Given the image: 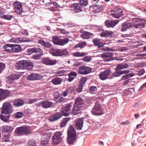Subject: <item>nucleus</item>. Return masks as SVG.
Masks as SVG:
<instances>
[{
  "instance_id": "obj_1",
  "label": "nucleus",
  "mask_w": 146,
  "mask_h": 146,
  "mask_svg": "<svg viewBox=\"0 0 146 146\" xmlns=\"http://www.w3.org/2000/svg\"><path fill=\"white\" fill-rule=\"evenodd\" d=\"M17 69L30 70L33 67V63L28 60H22L18 61L16 64Z\"/></svg>"
},
{
  "instance_id": "obj_2",
  "label": "nucleus",
  "mask_w": 146,
  "mask_h": 146,
  "mask_svg": "<svg viewBox=\"0 0 146 146\" xmlns=\"http://www.w3.org/2000/svg\"><path fill=\"white\" fill-rule=\"evenodd\" d=\"M81 5L79 3H75L70 7V10L72 13L78 14L80 13L79 16H82L83 15L82 13V9Z\"/></svg>"
},
{
  "instance_id": "obj_3",
  "label": "nucleus",
  "mask_w": 146,
  "mask_h": 146,
  "mask_svg": "<svg viewBox=\"0 0 146 146\" xmlns=\"http://www.w3.org/2000/svg\"><path fill=\"white\" fill-rule=\"evenodd\" d=\"M31 130L29 127H21L17 128L15 131V133L19 135H23L31 133Z\"/></svg>"
},
{
  "instance_id": "obj_4",
  "label": "nucleus",
  "mask_w": 146,
  "mask_h": 146,
  "mask_svg": "<svg viewBox=\"0 0 146 146\" xmlns=\"http://www.w3.org/2000/svg\"><path fill=\"white\" fill-rule=\"evenodd\" d=\"M62 133L60 131H56L53 135L52 139L54 145H57L60 143L62 139Z\"/></svg>"
},
{
  "instance_id": "obj_5",
  "label": "nucleus",
  "mask_w": 146,
  "mask_h": 146,
  "mask_svg": "<svg viewBox=\"0 0 146 146\" xmlns=\"http://www.w3.org/2000/svg\"><path fill=\"white\" fill-rule=\"evenodd\" d=\"M52 39L54 44L61 46H63L67 43L69 41V39L68 38H66L62 39H59V37L57 36H53Z\"/></svg>"
},
{
  "instance_id": "obj_6",
  "label": "nucleus",
  "mask_w": 146,
  "mask_h": 146,
  "mask_svg": "<svg viewBox=\"0 0 146 146\" xmlns=\"http://www.w3.org/2000/svg\"><path fill=\"white\" fill-rule=\"evenodd\" d=\"M93 41L95 46H98V49L100 50V52L108 50V47L104 46L105 44L104 43L101 42L99 39L95 38Z\"/></svg>"
},
{
  "instance_id": "obj_7",
  "label": "nucleus",
  "mask_w": 146,
  "mask_h": 146,
  "mask_svg": "<svg viewBox=\"0 0 146 146\" xmlns=\"http://www.w3.org/2000/svg\"><path fill=\"white\" fill-rule=\"evenodd\" d=\"M13 9L15 13L17 15H21L23 11L22 5L20 2H15L13 4Z\"/></svg>"
},
{
  "instance_id": "obj_8",
  "label": "nucleus",
  "mask_w": 146,
  "mask_h": 146,
  "mask_svg": "<svg viewBox=\"0 0 146 146\" xmlns=\"http://www.w3.org/2000/svg\"><path fill=\"white\" fill-rule=\"evenodd\" d=\"M12 112V110H1L0 115L1 119L4 122H7L9 120V114Z\"/></svg>"
},
{
  "instance_id": "obj_9",
  "label": "nucleus",
  "mask_w": 146,
  "mask_h": 146,
  "mask_svg": "<svg viewBox=\"0 0 146 146\" xmlns=\"http://www.w3.org/2000/svg\"><path fill=\"white\" fill-rule=\"evenodd\" d=\"M91 69L90 68L85 66H80L78 69V72L79 74L86 75L90 73L91 71Z\"/></svg>"
},
{
  "instance_id": "obj_10",
  "label": "nucleus",
  "mask_w": 146,
  "mask_h": 146,
  "mask_svg": "<svg viewBox=\"0 0 146 146\" xmlns=\"http://www.w3.org/2000/svg\"><path fill=\"white\" fill-rule=\"evenodd\" d=\"M111 74V70L109 69H106L104 71L102 72L99 74V77L102 80H105L108 78H112V77L110 78L108 76Z\"/></svg>"
},
{
  "instance_id": "obj_11",
  "label": "nucleus",
  "mask_w": 146,
  "mask_h": 146,
  "mask_svg": "<svg viewBox=\"0 0 146 146\" xmlns=\"http://www.w3.org/2000/svg\"><path fill=\"white\" fill-rule=\"evenodd\" d=\"M83 123V119L81 118H78L73 122V124L75 127L79 130H80L82 129Z\"/></svg>"
},
{
  "instance_id": "obj_12",
  "label": "nucleus",
  "mask_w": 146,
  "mask_h": 146,
  "mask_svg": "<svg viewBox=\"0 0 146 146\" xmlns=\"http://www.w3.org/2000/svg\"><path fill=\"white\" fill-rule=\"evenodd\" d=\"M84 104V102L82 99L80 97L77 98L75 100V102L74 104L72 110H75L76 108V110H79V108L81 107V105Z\"/></svg>"
},
{
  "instance_id": "obj_13",
  "label": "nucleus",
  "mask_w": 146,
  "mask_h": 146,
  "mask_svg": "<svg viewBox=\"0 0 146 146\" xmlns=\"http://www.w3.org/2000/svg\"><path fill=\"white\" fill-rule=\"evenodd\" d=\"M111 14L113 17L118 18L122 15V11L121 9H116L114 11H111Z\"/></svg>"
},
{
  "instance_id": "obj_14",
  "label": "nucleus",
  "mask_w": 146,
  "mask_h": 146,
  "mask_svg": "<svg viewBox=\"0 0 146 146\" xmlns=\"http://www.w3.org/2000/svg\"><path fill=\"white\" fill-rule=\"evenodd\" d=\"M52 104V102L48 101H42L41 102L38 103L37 105L39 106H42L43 108L46 109L50 108Z\"/></svg>"
},
{
  "instance_id": "obj_15",
  "label": "nucleus",
  "mask_w": 146,
  "mask_h": 146,
  "mask_svg": "<svg viewBox=\"0 0 146 146\" xmlns=\"http://www.w3.org/2000/svg\"><path fill=\"white\" fill-rule=\"evenodd\" d=\"M119 22V21L118 20H116L115 21L107 20L105 21V23L106 26L107 27H111L113 28Z\"/></svg>"
},
{
  "instance_id": "obj_16",
  "label": "nucleus",
  "mask_w": 146,
  "mask_h": 146,
  "mask_svg": "<svg viewBox=\"0 0 146 146\" xmlns=\"http://www.w3.org/2000/svg\"><path fill=\"white\" fill-rule=\"evenodd\" d=\"M49 5L50 7L48 8V9L51 11H55L57 10L58 8L59 7L60 5L57 3L55 2H52L47 4Z\"/></svg>"
},
{
  "instance_id": "obj_17",
  "label": "nucleus",
  "mask_w": 146,
  "mask_h": 146,
  "mask_svg": "<svg viewBox=\"0 0 146 146\" xmlns=\"http://www.w3.org/2000/svg\"><path fill=\"white\" fill-rule=\"evenodd\" d=\"M42 62L43 63L48 65H53L57 63L56 60H51L48 58L43 59Z\"/></svg>"
},
{
  "instance_id": "obj_18",
  "label": "nucleus",
  "mask_w": 146,
  "mask_h": 146,
  "mask_svg": "<svg viewBox=\"0 0 146 146\" xmlns=\"http://www.w3.org/2000/svg\"><path fill=\"white\" fill-rule=\"evenodd\" d=\"M38 42L42 46L46 48H49L52 46V44L50 42H45L42 39L39 40Z\"/></svg>"
},
{
  "instance_id": "obj_19",
  "label": "nucleus",
  "mask_w": 146,
  "mask_h": 146,
  "mask_svg": "<svg viewBox=\"0 0 146 146\" xmlns=\"http://www.w3.org/2000/svg\"><path fill=\"white\" fill-rule=\"evenodd\" d=\"M14 129V128L9 125H4L1 127L2 131L3 132L9 133H11Z\"/></svg>"
},
{
  "instance_id": "obj_20",
  "label": "nucleus",
  "mask_w": 146,
  "mask_h": 146,
  "mask_svg": "<svg viewBox=\"0 0 146 146\" xmlns=\"http://www.w3.org/2000/svg\"><path fill=\"white\" fill-rule=\"evenodd\" d=\"M62 115L60 113H57L51 115L48 119L50 121L52 122L58 120L61 118Z\"/></svg>"
},
{
  "instance_id": "obj_21",
  "label": "nucleus",
  "mask_w": 146,
  "mask_h": 146,
  "mask_svg": "<svg viewBox=\"0 0 146 146\" xmlns=\"http://www.w3.org/2000/svg\"><path fill=\"white\" fill-rule=\"evenodd\" d=\"M113 54L110 52H107L101 54V56L106 61H109L111 60Z\"/></svg>"
},
{
  "instance_id": "obj_22",
  "label": "nucleus",
  "mask_w": 146,
  "mask_h": 146,
  "mask_svg": "<svg viewBox=\"0 0 146 146\" xmlns=\"http://www.w3.org/2000/svg\"><path fill=\"white\" fill-rule=\"evenodd\" d=\"M133 26L131 23L125 22L123 23L122 25L121 30L122 31H125L127 29L131 28Z\"/></svg>"
},
{
  "instance_id": "obj_23",
  "label": "nucleus",
  "mask_w": 146,
  "mask_h": 146,
  "mask_svg": "<svg viewBox=\"0 0 146 146\" xmlns=\"http://www.w3.org/2000/svg\"><path fill=\"white\" fill-rule=\"evenodd\" d=\"M41 76L37 74L32 73L28 77V79L29 80H36L40 79Z\"/></svg>"
},
{
  "instance_id": "obj_24",
  "label": "nucleus",
  "mask_w": 146,
  "mask_h": 146,
  "mask_svg": "<svg viewBox=\"0 0 146 146\" xmlns=\"http://www.w3.org/2000/svg\"><path fill=\"white\" fill-rule=\"evenodd\" d=\"M113 33L112 31L106 30L102 31L100 33V35L102 37H111Z\"/></svg>"
},
{
  "instance_id": "obj_25",
  "label": "nucleus",
  "mask_w": 146,
  "mask_h": 146,
  "mask_svg": "<svg viewBox=\"0 0 146 146\" xmlns=\"http://www.w3.org/2000/svg\"><path fill=\"white\" fill-rule=\"evenodd\" d=\"M1 91L2 92L1 93L2 100L7 97L11 94V92L8 90L1 89Z\"/></svg>"
},
{
  "instance_id": "obj_26",
  "label": "nucleus",
  "mask_w": 146,
  "mask_h": 146,
  "mask_svg": "<svg viewBox=\"0 0 146 146\" xmlns=\"http://www.w3.org/2000/svg\"><path fill=\"white\" fill-rule=\"evenodd\" d=\"M129 71L127 70H124L123 71H116L113 73L111 72L110 74H111L114 77H118L120 75L123 74H127L129 73Z\"/></svg>"
},
{
  "instance_id": "obj_27",
  "label": "nucleus",
  "mask_w": 146,
  "mask_h": 146,
  "mask_svg": "<svg viewBox=\"0 0 146 146\" xmlns=\"http://www.w3.org/2000/svg\"><path fill=\"white\" fill-rule=\"evenodd\" d=\"M129 65L127 63H123L117 65L115 68L116 71L127 68Z\"/></svg>"
},
{
  "instance_id": "obj_28",
  "label": "nucleus",
  "mask_w": 146,
  "mask_h": 146,
  "mask_svg": "<svg viewBox=\"0 0 146 146\" xmlns=\"http://www.w3.org/2000/svg\"><path fill=\"white\" fill-rule=\"evenodd\" d=\"M41 50V48H38L34 47L28 48L27 50V53L28 55H31L34 52H37L38 51Z\"/></svg>"
},
{
  "instance_id": "obj_29",
  "label": "nucleus",
  "mask_w": 146,
  "mask_h": 146,
  "mask_svg": "<svg viewBox=\"0 0 146 146\" xmlns=\"http://www.w3.org/2000/svg\"><path fill=\"white\" fill-rule=\"evenodd\" d=\"M49 52L52 56H60V49H58L51 48L49 50Z\"/></svg>"
},
{
  "instance_id": "obj_30",
  "label": "nucleus",
  "mask_w": 146,
  "mask_h": 146,
  "mask_svg": "<svg viewBox=\"0 0 146 146\" xmlns=\"http://www.w3.org/2000/svg\"><path fill=\"white\" fill-rule=\"evenodd\" d=\"M93 34L88 32H83L80 35L81 37L83 39H88L91 38Z\"/></svg>"
},
{
  "instance_id": "obj_31",
  "label": "nucleus",
  "mask_w": 146,
  "mask_h": 146,
  "mask_svg": "<svg viewBox=\"0 0 146 146\" xmlns=\"http://www.w3.org/2000/svg\"><path fill=\"white\" fill-rule=\"evenodd\" d=\"M25 102L22 99H19L14 101L13 104L16 107H20L22 106L24 104Z\"/></svg>"
},
{
  "instance_id": "obj_32",
  "label": "nucleus",
  "mask_w": 146,
  "mask_h": 146,
  "mask_svg": "<svg viewBox=\"0 0 146 146\" xmlns=\"http://www.w3.org/2000/svg\"><path fill=\"white\" fill-rule=\"evenodd\" d=\"M13 44H6L4 45L3 46V48L5 50L8 52H13Z\"/></svg>"
},
{
  "instance_id": "obj_33",
  "label": "nucleus",
  "mask_w": 146,
  "mask_h": 146,
  "mask_svg": "<svg viewBox=\"0 0 146 146\" xmlns=\"http://www.w3.org/2000/svg\"><path fill=\"white\" fill-rule=\"evenodd\" d=\"M89 9L96 13L101 11V10L99 9V5H93L90 6L89 7Z\"/></svg>"
},
{
  "instance_id": "obj_34",
  "label": "nucleus",
  "mask_w": 146,
  "mask_h": 146,
  "mask_svg": "<svg viewBox=\"0 0 146 146\" xmlns=\"http://www.w3.org/2000/svg\"><path fill=\"white\" fill-rule=\"evenodd\" d=\"M41 51H38L37 52H35L36 53L38 54L33 55L32 58L36 60L39 59L41 58V56L43 54V51L41 49Z\"/></svg>"
},
{
  "instance_id": "obj_35",
  "label": "nucleus",
  "mask_w": 146,
  "mask_h": 146,
  "mask_svg": "<svg viewBox=\"0 0 146 146\" xmlns=\"http://www.w3.org/2000/svg\"><path fill=\"white\" fill-rule=\"evenodd\" d=\"M68 136H76V134L75 130L72 126L70 127L68 131Z\"/></svg>"
},
{
  "instance_id": "obj_36",
  "label": "nucleus",
  "mask_w": 146,
  "mask_h": 146,
  "mask_svg": "<svg viewBox=\"0 0 146 146\" xmlns=\"http://www.w3.org/2000/svg\"><path fill=\"white\" fill-rule=\"evenodd\" d=\"M77 75V74L75 72H71L68 74L69 78H68V81L69 82L72 81Z\"/></svg>"
},
{
  "instance_id": "obj_37",
  "label": "nucleus",
  "mask_w": 146,
  "mask_h": 146,
  "mask_svg": "<svg viewBox=\"0 0 146 146\" xmlns=\"http://www.w3.org/2000/svg\"><path fill=\"white\" fill-rule=\"evenodd\" d=\"M22 50V48L19 45L13 44V52L17 53L20 52Z\"/></svg>"
},
{
  "instance_id": "obj_38",
  "label": "nucleus",
  "mask_w": 146,
  "mask_h": 146,
  "mask_svg": "<svg viewBox=\"0 0 146 146\" xmlns=\"http://www.w3.org/2000/svg\"><path fill=\"white\" fill-rule=\"evenodd\" d=\"M13 108L10 103H4L3 104L1 110H12Z\"/></svg>"
},
{
  "instance_id": "obj_39",
  "label": "nucleus",
  "mask_w": 146,
  "mask_h": 146,
  "mask_svg": "<svg viewBox=\"0 0 146 146\" xmlns=\"http://www.w3.org/2000/svg\"><path fill=\"white\" fill-rule=\"evenodd\" d=\"M51 82L54 85H58L60 84L62 82V79L58 77H56L53 78Z\"/></svg>"
},
{
  "instance_id": "obj_40",
  "label": "nucleus",
  "mask_w": 146,
  "mask_h": 146,
  "mask_svg": "<svg viewBox=\"0 0 146 146\" xmlns=\"http://www.w3.org/2000/svg\"><path fill=\"white\" fill-rule=\"evenodd\" d=\"M19 74H11L8 76V78L10 80H13L19 79L20 77Z\"/></svg>"
},
{
  "instance_id": "obj_41",
  "label": "nucleus",
  "mask_w": 146,
  "mask_h": 146,
  "mask_svg": "<svg viewBox=\"0 0 146 146\" xmlns=\"http://www.w3.org/2000/svg\"><path fill=\"white\" fill-rule=\"evenodd\" d=\"M87 52H77L73 54V55L74 57H82L87 55Z\"/></svg>"
},
{
  "instance_id": "obj_42",
  "label": "nucleus",
  "mask_w": 146,
  "mask_h": 146,
  "mask_svg": "<svg viewBox=\"0 0 146 146\" xmlns=\"http://www.w3.org/2000/svg\"><path fill=\"white\" fill-rule=\"evenodd\" d=\"M70 118L69 117H67L63 119L60 123V126L63 127L66 125L67 123L70 120Z\"/></svg>"
},
{
  "instance_id": "obj_43",
  "label": "nucleus",
  "mask_w": 146,
  "mask_h": 146,
  "mask_svg": "<svg viewBox=\"0 0 146 146\" xmlns=\"http://www.w3.org/2000/svg\"><path fill=\"white\" fill-rule=\"evenodd\" d=\"M69 55V53L67 49H64L63 50L60 49V56H66Z\"/></svg>"
},
{
  "instance_id": "obj_44",
  "label": "nucleus",
  "mask_w": 146,
  "mask_h": 146,
  "mask_svg": "<svg viewBox=\"0 0 146 146\" xmlns=\"http://www.w3.org/2000/svg\"><path fill=\"white\" fill-rule=\"evenodd\" d=\"M37 142L35 140H29L27 143V146H37Z\"/></svg>"
},
{
  "instance_id": "obj_45",
  "label": "nucleus",
  "mask_w": 146,
  "mask_h": 146,
  "mask_svg": "<svg viewBox=\"0 0 146 146\" xmlns=\"http://www.w3.org/2000/svg\"><path fill=\"white\" fill-rule=\"evenodd\" d=\"M91 112L95 115H100L104 113L102 110H92Z\"/></svg>"
},
{
  "instance_id": "obj_46",
  "label": "nucleus",
  "mask_w": 146,
  "mask_h": 146,
  "mask_svg": "<svg viewBox=\"0 0 146 146\" xmlns=\"http://www.w3.org/2000/svg\"><path fill=\"white\" fill-rule=\"evenodd\" d=\"M76 136H68V140L69 143L72 144L75 141Z\"/></svg>"
},
{
  "instance_id": "obj_47",
  "label": "nucleus",
  "mask_w": 146,
  "mask_h": 146,
  "mask_svg": "<svg viewBox=\"0 0 146 146\" xmlns=\"http://www.w3.org/2000/svg\"><path fill=\"white\" fill-rule=\"evenodd\" d=\"M13 17H14L13 16L8 14L4 15L1 16L2 19L8 20H10Z\"/></svg>"
},
{
  "instance_id": "obj_48",
  "label": "nucleus",
  "mask_w": 146,
  "mask_h": 146,
  "mask_svg": "<svg viewBox=\"0 0 146 146\" xmlns=\"http://www.w3.org/2000/svg\"><path fill=\"white\" fill-rule=\"evenodd\" d=\"M10 135L9 133L4 135L3 138V141L5 142H7L9 140Z\"/></svg>"
},
{
  "instance_id": "obj_49",
  "label": "nucleus",
  "mask_w": 146,
  "mask_h": 146,
  "mask_svg": "<svg viewBox=\"0 0 146 146\" xmlns=\"http://www.w3.org/2000/svg\"><path fill=\"white\" fill-rule=\"evenodd\" d=\"M24 115L23 113L22 112H17L14 115L15 117L17 118H19L22 117Z\"/></svg>"
},
{
  "instance_id": "obj_50",
  "label": "nucleus",
  "mask_w": 146,
  "mask_h": 146,
  "mask_svg": "<svg viewBox=\"0 0 146 146\" xmlns=\"http://www.w3.org/2000/svg\"><path fill=\"white\" fill-rule=\"evenodd\" d=\"M80 4L83 7H85L88 4L87 0H79Z\"/></svg>"
},
{
  "instance_id": "obj_51",
  "label": "nucleus",
  "mask_w": 146,
  "mask_h": 146,
  "mask_svg": "<svg viewBox=\"0 0 146 146\" xmlns=\"http://www.w3.org/2000/svg\"><path fill=\"white\" fill-rule=\"evenodd\" d=\"M144 25L145 23H139L135 26V27L136 28H144Z\"/></svg>"
},
{
  "instance_id": "obj_52",
  "label": "nucleus",
  "mask_w": 146,
  "mask_h": 146,
  "mask_svg": "<svg viewBox=\"0 0 146 146\" xmlns=\"http://www.w3.org/2000/svg\"><path fill=\"white\" fill-rule=\"evenodd\" d=\"M71 110H62V113L63 115L66 116H68L70 114V112Z\"/></svg>"
},
{
  "instance_id": "obj_53",
  "label": "nucleus",
  "mask_w": 146,
  "mask_h": 146,
  "mask_svg": "<svg viewBox=\"0 0 146 146\" xmlns=\"http://www.w3.org/2000/svg\"><path fill=\"white\" fill-rule=\"evenodd\" d=\"M90 92L91 93L94 94L97 90V88L95 86H91L90 89Z\"/></svg>"
},
{
  "instance_id": "obj_54",
  "label": "nucleus",
  "mask_w": 146,
  "mask_h": 146,
  "mask_svg": "<svg viewBox=\"0 0 146 146\" xmlns=\"http://www.w3.org/2000/svg\"><path fill=\"white\" fill-rule=\"evenodd\" d=\"M101 106L98 102L96 103L95 106L92 110H101Z\"/></svg>"
},
{
  "instance_id": "obj_55",
  "label": "nucleus",
  "mask_w": 146,
  "mask_h": 146,
  "mask_svg": "<svg viewBox=\"0 0 146 146\" xmlns=\"http://www.w3.org/2000/svg\"><path fill=\"white\" fill-rule=\"evenodd\" d=\"M91 60V57L89 56H85L83 58L84 61L87 62H90Z\"/></svg>"
},
{
  "instance_id": "obj_56",
  "label": "nucleus",
  "mask_w": 146,
  "mask_h": 146,
  "mask_svg": "<svg viewBox=\"0 0 146 146\" xmlns=\"http://www.w3.org/2000/svg\"><path fill=\"white\" fill-rule=\"evenodd\" d=\"M42 146H49V141L48 140L43 141L41 143Z\"/></svg>"
},
{
  "instance_id": "obj_57",
  "label": "nucleus",
  "mask_w": 146,
  "mask_h": 146,
  "mask_svg": "<svg viewBox=\"0 0 146 146\" xmlns=\"http://www.w3.org/2000/svg\"><path fill=\"white\" fill-rule=\"evenodd\" d=\"M5 68V64L2 63L0 62V73L3 71Z\"/></svg>"
},
{
  "instance_id": "obj_58",
  "label": "nucleus",
  "mask_w": 146,
  "mask_h": 146,
  "mask_svg": "<svg viewBox=\"0 0 146 146\" xmlns=\"http://www.w3.org/2000/svg\"><path fill=\"white\" fill-rule=\"evenodd\" d=\"M80 110H72V114L76 115H79L81 114V112L80 111Z\"/></svg>"
},
{
  "instance_id": "obj_59",
  "label": "nucleus",
  "mask_w": 146,
  "mask_h": 146,
  "mask_svg": "<svg viewBox=\"0 0 146 146\" xmlns=\"http://www.w3.org/2000/svg\"><path fill=\"white\" fill-rule=\"evenodd\" d=\"M145 73V70L144 69H142L139 71L137 75L139 76H141Z\"/></svg>"
},
{
  "instance_id": "obj_60",
  "label": "nucleus",
  "mask_w": 146,
  "mask_h": 146,
  "mask_svg": "<svg viewBox=\"0 0 146 146\" xmlns=\"http://www.w3.org/2000/svg\"><path fill=\"white\" fill-rule=\"evenodd\" d=\"M69 92L68 90H66L65 91L62 92V94L61 95L63 96L64 97H66L68 95Z\"/></svg>"
},
{
  "instance_id": "obj_61",
  "label": "nucleus",
  "mask_w": 146,
  "mask_h": 146,
  "mask_svg": "<svg viewBox=\"0 0 146 146\" xmlns=\"http://www.w3.org/2000/svg\"><path fill=\"white\" fill-rule=\"evenodd\" d=\"M36 100H37L36 98L29 99H28V102L29 104H31L36 102Z\"/></svg>"
},
{
  "instance_id": "obj_62",
  "label": "nucleus",
  "mask_w": 146,
  "mask_h": 146,
  "mask_svg": "<svg viewBox=\"0 0 146 146\" xmlns=\"http://www.w3.org/2000/svg\"><path fill=\"white\" fill-rule=\"evenodd\" d=\"M66 101V99L65 98L62 97H60L57 100V102H64Z\"/></svg>"
},
{
  "instance_id": "obj_63",
  "label": "nucleus",
  "mask_w": 146,
  "mask_h": 146,
  "mask_svg": "<svg viewBox=\"0 0 146 146\" xmlns=\"http://www.w3.org/2000/svg\"><path fill=\"white\" fill-rule=\"evenodd\" d=\"M60 31L62 34L66 35L68 34L69 33L64 29H60Z\"/></svg>"
},
{
  "instance_id": "obj_64",
  "label": "nucleus",
  "mask_w": 146,
  "mask_h": 146,
  "mask_svg": "<svg viewBox=\"0 0 146 146\" xmlns=\"http://www.w3.org/2000/svg\"><path fill=\"white\" fill-rule=\"evenodd\" d=\"M72 106L70 103H69L64 107V110H70Z\"/></svg>"
}]
</instances>
